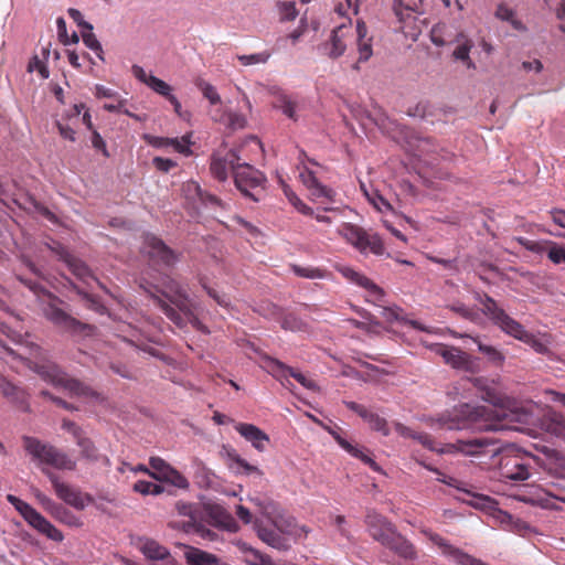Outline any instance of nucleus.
<instances>
[{
  "label": "nucleus",
  "instance_id": "1",
  "mask_svg": "<svg viewBox=\"0 0 565 565\" xmlns=\"http://www.w3.org/2000/svg\"><path fill=\"white\" fill-rule=\"evenodd\" d=\"M507 416L505 411L497 405L472 406L465 403L436 418H430V425L431 427L448 430L463 429L467 427L484 431L500 430L504 428Z\"/></svg>",
  "mask_w": 565,
  "mask_h": 565
},
{
  "label": "nucleus",
  "instance_id": "2",
  "mask_svg": "<svg viewBox=\"0 0 565 565\" xmlns=\"http://www.w3.org/2000/svg\"><path fill=\"white\" fill-rule=\"evenodd\" d=\"M162 294L173 306L178 308L179 311H177L160 297L156 295H151V297L154 303L167 316V318L170 319L177 327L183 328L189 322L195 330L205 334L210 333L209 328L202 323L193 312V306L189 295L179 282L173 279H169L164 284V290Z\"/></svg>",
  "mask_w": 565,
  "mask_h": 565
},
{
  "label": "nucleus",
  "instance_id": "3",
  "mask_svg": "<svg viewBox=\"0 0 565 565\" xmlns=\"http://www.w3.org/2000/svg\"><path fill=\"white\" fill-rule=\"evenodd\" d=\"M476 300L480 302L482 313L502 332L530 345L540 354L548 352L546 343L525 330V328L519 321L510 317L492 297L487 294H477Z\"/></svg>",
  "mask_w": 565,
  "mask_h": 565
},
{
  "label": "nucleus",
  "instance_id": "4",
  "mask_svg": "<svg viewBox=\"0 0 565 565\" xmlns=\"http://www.w3.org/2000/svg\"><path fill=\"white\" fill-rule=\"evenodd\" d=\"M35 372L46 382L56 387H62L72 396L97 398L98 393L89 385L72 377L57 364L47 362L35 366Z\"/></svg>",
  "mask_w": 565,
  "mask_h": 565
},
{
  "label": "nucleus",
  "instance_id": "5",
  "mask_svg": "<svg viewBox=\"0 0 565 565\" xmlns=\"http://www.w3.org/2000/svg\"><path fill=\"white\" fill-rule=\"evenodd\" d=\"M49 302L43 308V313L54 326L72 334L93 335L95 333V326L75 319L61 308L63 303L61 299L52 294H49Z\"/></svg>",
  "mask_w": 565,
  "mask_h": 565
},
{
  "label": "nucleus",
  "instance_id": "6",
  "mask_svg": "<svg viewBox=\"0 0 565 565\" xmlns=\"http://www.w3.org/2000/svg\"><path fill=\"white\" fill-rule=\"evenodd\" d=\"M23 445L33 459L39 460L42 463L50 465L57 469H75V461L53 446L42 444L39 439L33 437H24Z\"/></svg>",
  "mask_w": 565,
  "mask_h": 565
},
{
  "label": "nucleus",
  "instance_id": "7",
  "mask_svg": "<svg viewBox=\"0 0 565 565\" xmlns=\"http://www.w3.org/2000/svg\"><path fill=\"white\" fill-rule=\"evenodd\" d=\"M352 38V22L349 19L347 23L333 28L328 39L317 45V51L323 57L339 60L345 54Z\"/></svg>",
  "mask_w": 565,
  "mask_h": 565
},
{
  "label": "nucleus",
  "instance_id": "8",
  "mask_svg": "<svg viewBox=\"0 0 565 565\" xmlns=\"http://www.w3.org/2000/svg\"><path fill=\"white\" fill-rule=\"evenodd\" d=\"M265 175L247 163L237 164L234 182L237 190L252 201L258 202L264 193Z\"/></svg>",
  "mask_w": 565,
  "mask_h": 565
},
{
  "label": "nucleus",
  "instance_id": "9",
  "mask_svg": "<svg viewBox=\"0 0 565 565\" xmlns=\"http://www.w3.org/2000/svg\"><path fill=\"white\" fill-rule=\"evenodd\" d=\"M418 440L424 447L429 450L450 454V452H461L466 456H477L484 452L486 447L489 446V443L483 438H473L468 440H457L456 443H450L444 445L441 448L436 447L435 440L430 435L425 433H417L415 438Z\"/></svg>",
  "mask_w": 565,
  "mask_h": 565
},
{
  "label": "nucleus",
  "instance_id": "10",
  "mask_svg": "<svg viewBox=\"0 0 565 565\" xmlns=\"http://www.w3.org/2000/svg\"><path fill=\"white\" fill-rule=\"evenodd\" d=\"M260 366L282 384H285V382H289L288 377L291 376L308 390L316 391L318 388L315 381L307 379L302 373L267 354H263L260 356Z\"/></svg>",
  "mask_w": 565,
  "mask_h": 565
},
{
  "label": "nucleus",
  "instance_id": "11",
  "mask_svg": "<svg viewBox=\"0 0 565 565\" xmlns=\"http://www.w3.org/2000/svg\"><path fill=\"white\" fill-rule=\"evenodd\" d=\"M143 252L152 266L170 268L179 260V255L164 244L159 237L148 234L145 237Z\"/></svg>",
  "mask_w": 565,
  "mask_h": 565
},
{
  "label": "nucleus",
  "instance_id": "12",
  "mask_svg": "<svg viewBox=\"0 0 565 565\" xmlns=\"http://www.w3.org/2000/svg\"><path fill=\"white\" fill-rule=\"evenodd\" d=\"M335 269L350 282L363 288L367 292V301L381 306L385 291L364 274L350 266L335 265Z\"/></svg>",
  "mask_w": 565,
  "mask_h": 565
},
{
  "label": "nucleus",
  "instance_id": "13",
  "mask_svg": "<svg viewBox=\"0 0 565 565\" xmlns=\"http://www.w3.org/2000/svg\"><path fill=\"white\" fill-rule=\"evenodd\" d=\"M149 465L152 469L150 477L157 481L169 483L178 489L188 490L189 480L170 463L160 457H151Z\"/></svg>",
  "mask_w": 565,
  "mask_h": 565
},
{
  "label": "nucleus",
  "instance_id": "14",
  "mask_svg": "<svg viewBox=\"0 0 565 565\" xmlns=\"http://www.w3.org/2000/svg\"><path fill=\"white\" fill-rule=\"evenodd\" d=\"M525 487L527 490L522 494H518V498L523 502L550 510H562V504H565V498L552 492L551 490H546L537 486Z\"/></svg>",
  "mask_w": 565,
  "mask_h": 565
},
{
  "label": "nucleus",
  "instance_id": "15",
  "mask_svg": "<svg viewBox=\"0 0 565 565\" xmlns=\"http://www.w3.org/2000/svg\"><path fill=\"white\" fill-rule=\"evenodd\" d=\"M56 495L68 505L76 510H84L88 504L93 503V498L83 493L76 488L60 481V479L52 472H47Z\"/></svg>",
  "mask_w": 565,
  "mask_h": 565
},
{
  "label": "nucleus",
  "instance_id": "16",
  "mask_svg": "<svg viewBox=\"0 0 565 565\" xmlns=\"http://www.w3.org/2000/svg\"><path fill=\"white\" fill-rule=\"evenodd\" d=\"M355 47L358 58L352 64V70L359 72L361 64L366 63L373 56V36L370 34L366 23L361 19L356 20L355 25Z\"/></svg>",
  "mask_w": 565,
  "mask_h": 565
},
{
  "label": "nucleus",
  "instance_id": "17",
  "mask_svg": "<svg viewBox=\"0 0 565 565\" xmlns=\"http://www.w3.org/2000/svg\"><path fill=\"white\" fill-rule=\"evenodd\" d=\"M527 460L521 456H503L500 460V476L513 481L527 480L531 477Z\"/></svg>",
  "mask_w": 565,
  "mask_h": 565
},
{
  "label": "nucleus",
  "instance_id": "18",
  "mask_svg": "<svg viewBox=\"0 0 565 565\" xmlns=\"http://www.w3.org/2000/svg\"><path fill=\"white\" fill-rule=\"evenodd\" d=\"M434 351L444 359L445 363L454 369L467 372H473L475 370L472 358L458 348L436 344Z\"/></svg>",
  "mask_w": 565,
  "mask_h": 565
},
{
  "label": "nucleus",
  "instance_id": "19",
  "mask_svg": "<svg viewBox=\"0 0 565 565\" xmlns=\"http://www.w3.org/2000/svg\"><path fill=\"white\" fill-rule=\"evenodd\" d=\"M239 157L234 150H230L225 156L213 153L211 157L210 171L212 175L223 182L228 177V171L232 170L233 175L237 170Z\"/></svg>",
  "mask_w": 565,
  "mask_h": 565
},
{
  "label": "nucleus",
  "instance_id": "20",
  "mask_svg": "<svg viewBox=\"0 0 565 565\" xmlns=\"http://www.w3.org/2000/svg\"><path fill=\"white\" fill-rule=\"evenodd\" d=\"M236 431L258 451L263 452L266 450L269 444V436L260 428L253 424L236 423Z\"/></svg>",
  "mask_w": 565,
  "mask_h": 565
},
{
  "label": "nucleus",
  "instance_id": "21",
  "mask_svg": "<svg viewBox=\"0 0 565 565\" xmlns=\"http://www.w3.org/2000/svg\"><path fill=\"white\" fill-rule=\"evenodd\" d=\"M299 178L303 185L311 192V195H313L317 199L326 198L329 201L333 202L335 192L332 189L321 184L318 181L315 172L310 170L307 166H303V168L300 169Z\"/></svg>",
  "mask_w": 565,
  "mask_h": 565
},
{
  "label": "nucleus",
  "instance_id": "22",
  "mask_svg": "<svg viewBox=\"0 0 565 565\" xmlns=\"http://www.w3.org/2000/svg\"><path fill=\"white\" fill-rule=\"evenodd\" d=\"M202 521L205 520L210 525L223 526L226 530L233 523L231 514L220 504L204 503L201 504Z\"/></svg>",
  "mask_w": 565,
  "mask_h": 565
},
{
  "label": "nucleus",
  "instance_id": "23",
  "mask_svg": "<svg viewBox=\"0 0 565 565\" xmlns=\"http://www.w3.org/2000/svg\"><path fill=\"white\" fill-rule=\"evenodd\" d=\"M375 539L381 541L383 544L388 545L405 558L415 557V550L413 545L405 541L397 532H380Z\"/></svg>",
  "mask_w": 565,
  "mask_h": 565
},
{
  "label": "nucleus",
  "instance_id": "24",
  "mask_svg": "<svg viewBox=\"0 0 565 565\" xmlns=\"http://www.w3.org/2000/svg\"><path fill=\"white\" fill-rule=\"evenodd\" d=\"M175 510L180 516L188 518V520L184 521V525H186V527H192L193 530H205L201 524V504L178 501L175 503Z\"/></svg>",
  "mask_w": 565,
  "mask_h": 565
},
{
  "label": "nucleus",
  "instance_id": "25",
  "mask_svg": "<svg viewBox=\"0 0 565 565\" xmlns=\"http://www.w3.org/2000/svg\"><path fill=\"white\" fill-rule=\"evenodd\" d=\"M330 434L335 439V441L339 444V446L344 449L347 452H349L351 456L360 459L365 465H367L373 471L380 472L381 467L366 454L363 452L362 449L358 448L356 446L349 443L347 439L341 437L337 431L330 430Z\"/></svg>",
  "mask_w": 565,
  "mask_h": 565
},
{
  "label": "nucleus",
  "instance_id": "26",
  "mask_svg": "<svg viewBox=\"0 0 565 565\" xmlns=\"http://www.w3.org/2000/svg\"><path fill=\"white\" fill-rule=\"evenodd\" d=\"M330 434L335 439V441L339 444V446L344 449L347 452H349L351 456L360 459L365 465H367L373 471L380 472L381 467L366 454L363 452L362 449L358 448L356 446L349 443L347 439L341 437L337 431L330 430Z\"/></svg>",
  "mask_w": 565,
  "mask_h": 565
},
{
  "label": "nucleus",
  "instance_id": "27",
  "mask_svg": "<svg viewBox=\"0 0 565 565\" xmlns=\"http://www.w3.org/2000/svg\"><path fill=\"white\" fill-rule=\"evenodd\" d=\"M36 498L39 499V501L47 509H54V513L56 515V518L62 522L64 523L65 525H68V526H75V527H78V526H82L83 523L81 522V520L73 515L68 510H66L64 507L62 505H55V503L50 499L47 498L46 495L42 494V493H38L36 494Z\"/></svg>",
  "mask_w": 565,
  "mask_h": 565
},
{
  "label": "nucleus",
  "instance_id": "28",
  "mask_svg": "<svg viewBox=\"0 0 565 565\" xmlns=\"http://www.w3.org/2000/svg\"><path fill=\"white\" fill-rule=\"evenodd\" d=\"M184 557L189 565H227L214 554L195 547H189L184 553Z\"/></svg>",
  "mask_w": 565,
  "mask_h": 565
},
{
  "label": "nucleus",
  "instance_id": "29",
  "mask_svg": "<svg viewBox=\"0 0 565 565\" xmlns=\"http://www.w3.org/2000/svg\"><path fill=\"white\" fill-rule=\"evenodd\" d=\"M456 41L458 44L452 52V57L457 61H461L468 68L475 70L476 64L469 55L472 49V41L463 33H459Z\"/></svg>",
  "mask_w": 565,
  "mask_h": 565
},
{
  "label": "nucleus",
  "instance_id": "30",
  "mask_svg": "<svg viewBox=\"0 0 565 565\" xmlns=\"http://www.w3.org/2000/svg\"><path fill=\"white\" fill-rule=\"evenodd\" d=\"M236 545L243 553V561L247 565H274L273 561L267 555L262 554L248 544L239 541Z\"/></svg>",
  "mask_w": 565,
  "mask_h": 565
},
{
  "label": "nucleus",
  "instance_id": "31",
  "mask_svg": "<svg viewBox=\"0 0 565 565\" xmlns=\"http://www.w3.org/2000/svg\"><path fill=\"white\" fill-rule=\"evenodd\" d=\"M339 233L345 238L348 243L359 249L362 245V241L366 234V231L356 225L344 223L339 230Z\"/></svg>",
  "mask_w": 565,
  "mask_h": 565
},
{
  "label": "nucleus",
  "instance_id": "32",
  "mask_svg": "<svg viewBox=\"0 0 565 565\" xmlns=\"http://www.w3.org/2000/svg\"><path fill=\"white\" fill-rule=\"evenodd\" d=\"M291 270L296 276L307 279H327L331 276L326 268L313 266L291 265Z\"/></svg>",
  "mask_w": 565,
  "mask_h": 565
},
{
  "label": "nucleus",
  "instance_id": "33",
  "mask_svg": "<svg viewBox=\"0 0 565 565\" xmlns=\"http://www.w3.org/2000/svg\"><path fill=\"white\" fill-rule=\"evenodd\" d=\"M359 250L361 253L370 252L374 255L381 256L385 253V247L382 238L377 234L366 232Z\"/></svg>",
  "mask_w": 565,
  "mask_h": 565
},
{
  "label": "nucleus",
  "instance_id": "34",
  "mask_svg": "<svg viewBox=\"0 0 565 565\" xmlns=\"http://www.w3.org/2000/svg\"><path fill=\"white\" fill-rule=\"evenodd\" d=\"M140 551L147 558L152 561L164 559L169 556V552L164 546L151 540L142 542L140 544Z\"/></svg>",
  "mask_w": 565,
  "mask_h": 565
},
{
  "label": "nucleus",
  "instance_id": "35",
  "mask_svg": "<svg viewBox=\"0 0 565 565\" xmlns=\"http://www.w3.org/2000/svg\"><path fill=\"white\" fill-rule=\"evenodd\" d=\"M275 107L280 109L288 118L295 121L298 119V102L292 96L280 94L276 99Z\"/></svg>",
  "mask_w": 565,
  "mask_h": 565
},
{
  "label": "nucleus",
  "instance_id": "36",
  "mask_svg": "<svg viewBox=\"0 0 565 565\" xmlns=\"http://www.w3.org/2000/svg\"><path fill=\"white\" fill-rule=\"evenodd\" d=\"M259 537L266 544L277 550H287L290 541L284 535L285 532H258Z\"/></svg>",
  "mask_w": 565,
  "mask_h": 565
},
{
  "label": "nucleus",
  "instance_id": "37",
  "mask_svg": "<svg viewBox=\"0 0 565 565\" xmlns=\"http://www.w3.org/2000/svg\"><path fill=\"white\" fill-rule=\"evenodd\" d=\"M68 266L71 271L81 280H83L85 284H88L89 280L96 281L99 286H102L100 282L97 281L95 276L92 274L88 266L82 262L81 259L73 258L68 260Z\"/></svg>",
  "mask_w": 565,
  "mask_h": 565
},
{
  "label": "nucleus",
  "instance_id": "38",
  "mask_svg": "<svg viewBox=\"0 0 565 565\" xmlns=\"http://www.w3.org/2000/svg\"><path fill=\"white\" fill-rule=\"evenodd\" d=\"M280 327L292 332H307L309 330L308 323L294 313L284 315L280 319Z\"/></svg>",
  "mask_w": 565,
  "mask_h": 565
},
{
  "label": "nucleus",
  "instance_id": "39",
  "mask_svg": "<svg viewBox=\"0 0 565 565\" xmlns=\"http://www.w3.org/2000/svg\"><path fill=\"white\" fill-rule=\"evenodd\" d=\"M473 342L477 343L478 345V350L487 356V359L498 365V366H501L503 363H504V355L502 352H500L497 348L492 347V345H487V344H483L480 339L477 337V338H473Z\"/></svg>",
  "mask_w": 565,
  "mask_h": 565
},
{
  "label": "nucleus",
  "instance_id": "40",
  "mask_svg": "<svg viewBox=\"0 0 565 565\" xmlns=\"http://www.w3.org/2000/svg\"><path fill=\"white\" fill-rule=\"evenodd\" d=\"M546 429L555 436L565 438V416L559 413L551 414L546 422Z\"/></svg>",
  "mask_w": 565,
  "mask_h": 565
},
{
  "label": "nucleus",
  "instance_id": "41",
  "mask_svg": "<svg viewBox=\"0 0 565 565\" xmlns=\"http://www.w3.org/2000/svg\"><path fill=\"white\" fill-rule=\"evenodd\" d=\"M495 17L502 21H508L515 30H522V23L515 19V12L505 3H500L495 10Z\"/></svg>",
  "mask_w": 565,
  "mask_h": 565
},
{
  "label": "nucleus",
  "instance_id": "42",
  "mask_svg": "<svg viewBox=\"0 0 565 565\" xmlns=\"http://www.w3.org/2000/svg\"><path fill=\"white\" fill-rule=\"evenodd\" d=\"M78 447L81 448L82 456L88 460H97L98 454L94 443L84 436V434L76 439Z\"/></svg>",
  "mask_w": 565,
  "mask_h": 565
},
{
  "label": "nucleus",
  "instance_id": "43",
  "mask_svg": "<svg viewBox=\"0 0 565 565\" xmlns=\"http://www.w3.org/2000/svg\"><path fill=\"white\" fill-rule=\"evenodd\" d=\"M23 518L29 522L35 530H54L53 526L49 525L45 519L38 513L32 507L23 514Z\"/></svg>",
  "mask_w": 565,
  "mask_h": 565
},
{
  "label": "nucleus",
  "instance_id": "44",
  "mask_svg": "<svg viewBox=\"0 0 565 565\" xmlns=\"http://www.w3.org/2000/svg\"><path fill=\"white\" fill-rule=\"evenodd\" d=\"M23 518L29 522L35 530H54L53 526L49 525L45 519L38 513L32 507L23 514Z\"/></svg>",
  "mask_w": 565,
  "mask_h": 565
},
{
  "label": "nucleus",
  "instance_id": "45",
  "mask_svg": "<svg viewBox=\"0 0 565 565\" xmlns=\"http://www.w3.org/2000/svg\"><path fill=\"white\" fill-rule=\"evenodd\" d=\"M82 39L84 44L88 49L94 51L99 60L104 61V51L102 44L99 43L93 31H82Z\"/></svg>",
  "mask_w": 565,
  "mask_h": 565
},
{
  "label": "nucleus",
  "instance_id": "46",
  "mask_svg": "<svg viewBox=\"0 0 565 565\" xmlns=\"http://www.w3.org/2000/svg\"><path fill=\"white\" fill-rule=\"evenodd\" d=\"M470 504L477 509L492 512L495 510L497 502L488 495L475 494Z\"/></svg>",
  "mask_w": 565,
  "mask_h": 565
},
{
  "label": "nucleus",
  "instance_id": "47",
  "mask_svg": "<svg viewBox=\"0 0 565 565\" xmlns=\"http://www.w3.org/2000/svg\"><path fill=\"white\" fill-rule=\"evenodd\" d=\"M270 57L269 52H260L249 55H237V60L241 62L242 65L248 66L253 64H264L266 63Z\"/></svg>",
  "mask_w": 565,
  "mask_h": 565
},
{
  "label": "nucleus",
  "instance_id": "48",
  "mask_svg": "<svg viewBox=\"0 0 565 565\" xmlns=\"http://www.w3.org/2000/svg\"><path fill=\"white\" fill-rule=\"evenodd\" d=\"M196 86L201 89L203 96L209 99V102L212 104V105H215V104H218L221 102V97L220 95L217 94L215 87L213 85H211L210 83L203 81V79H200L198 83H196Z\"/></svg>",
  "mask_w": 565,
  "mask_h": 565
},
{
  "label": "nucleus",
  "instance_id": "49",
  "mask_svg": "<svg viewBox=\"0 0 565 565\" xmlns=\"http://www.w3.org/2000/svg\"><path fill=\"white\" fill-rule=\"evenodd\" d=\"M369 425L373 430L382 433L384 436L390 435V428L385 418L373 413L369 419Z\"/></svg>",
  "mask_w": 565,
  "mask_h": 565
},
{
  "label": "nucleus",
  "instance_id": "50",
  "mask_svg": "<svg viewBox=\"0 0 565 565\" xmlns=\"http://www.w3.org/2000/svg\"><path fill=\"white\" fill-rule=\"evenodd\" d=\"M280 19L284 21H292L298 15L296 4L292 1L279 3Z\"/></svg>",
  "mask_w": 565,
  "mask_h": 565
},
{
  "label": "nucleus",
  "instance_id": "51",
  "mask_svg": "<svg viewBox=\"0 0 565 565\" xmlns=\"http://www.w3.org/2000/svg\"><path fill=\"white\" fill-rule=\"evenodd\" d=\"M547 257L556 265L565 263V247L559 246L556 243H551L547 250Z\"/></svg>",
  "mask_w": 565,
  "mask_h": 565
},
{
  "label": "nucleus",
  "instance_id": "52",
  "mask_svg": "<svg viewBox=\"0 0 565 565\" xmlns=\"http://www.w3.org/2000/svg\"><path fill=\"white\" fill-rule=\"evenodd\" d=\"M148 87H150L152 90H154L157 94L163 97H166L167 95H169L170 92H172V87L168 83L156 76H151V78H149Z\"/></svg>",
  "mask_w": 565,
  "mask_h": 565
},
{
  "label": "nucleus",
  "instance_id": "53",
  "mask_svg": "<svg viewBox=\"0 0 565 565\" xmlns=\"http://www.w3.org/2000/svg\"><path fill=\"white\" fill-rule=\"evenodd\" d=\"M190 145H191V141H190L189 137L184 136L181 139L170 138L169 147H172L179 153L189 156V154H191Z\"/></svg>",
  "mask_w": 565,
  "mask_h": 565
},
{
  "label": "nucleus",
  "instance_id": "54",
  "mask_svg": "<svg viewBox=\"0 0 565 565\" xmlns=\"http://www.w3.org/2000/svg\"><path fill=\"white\" fill-rule=\"evenodd\" d=\"M67 13L70 18L81 28V32L93 31V25L84 20L83 14L79 10L70 8L67 10Z\"/></svg>",
  "mask_w": 565,
  "mask_h": 565
},
{
  "label": "nucleus",
  "instance_id": "55",
  "mask_svg": "<svg viewBox=\"0 0 565 565\" xmlns=\"http://www.w3.org/2000/svg\"><path fill=\"white\" fill-rule=\"evenodd\" d=\"M77 290V294L83 296V298L86 300L87 302V307L98 313H104L106 311V308L103 303H100L98 301V299L94 296H92L90 294H87L81 289H76Z\"/></svg>",
  "mask_w": 565,
  "mask_h": 565
},
{
  "label": "nucleus",
  "instance_id": "56",
  "mask_svg": "<svg viewBox=\"0 0 565 565\" xmlns=\"http://www.w3.org/2000/svg\"><path fill=\"white\" fill-rule=\"evenodd\" d=\"M450 310L471 321H475L478 317L477 312L461 302H457L450 306Z\"/></svg>",
  "mask_w": 565,
  "mask_h": 565
},
{
  "label": "nucleus",
  "instance_id": "57",
  "mask_svg": "<svg viewBox=\"0 0 565 565\" xmlns=\"http://www.w3.org/2000/svg\"><path fill=\"white\" fill-rule=\"evenodd\" d=\"M201 285L207 295L217 302V305L224 308L230 307V300L225 295L218 294L214 288L209 287L203 280H201Z\"/></svg>",
  "mask_w": 565,
  "mask_h": 565
},
{
  "label": "nucleus",
  "instance_id": "58",
  "mask_svg": "<svg viewBox=\"0 0 565 565\" xmlns=\"http://www.w3.org/2000/svg\"><path fill=\"white\" fill-rule=\"evenodd\" d=\"M231 458L239 468H242L244 473H257L259 477L263 476V472L257 467L249 465L245 459H243L238 455H231Z\"/></svg>",
  "mask_w": 565,
  "mask_h": 565
},
{
  "label": "nucleus",
  "instance_id": "59",
  "mask_svg": "<svg viewBox=\"0 0 565 565\" xmlns=\"http://www.w3.org/2000/svg\"><path fill=\"white\" fill-rule=\"evenodd\" d=\"M361 189L363 190L364 194L369 199V201L379 210L382 211L383 207H391L390 203L379 193H374V195H371L366 190L364 184H361Z\"/></svg>",
  "mask_w": 565,
  "mask_h": 565
},
{
  "label": "nucleus",
  "instance_id": "60",
  "mask_svg": "<svg viewBox=\"0 0 565 565\" xmlns=\"http://www.w3.org/2000/svg\"><path fill=\"white\" fill-rule=\"evenodd\" d=\"M92 145L95 149L102 151L105 157H109L106 142L97 130H92Z\"/></svg>",
  "mask_w": 565,
  "mask_h": 565
},
{
  "label": "nucleus",
  "instance_id": "61",
  "mask_svg": "<svg viewBox=\"0 0 565 565\" xmlns=\"http://www.w3.org/2000/svg\"><path fill=\"white\" fill-rule=\"evenodd\" d=\"M285 193L288 195L289 201L300 213L305 215H313V210L307 204H305L299 198H297L295 194L289 195L287 191H285Z\"/></svg>",
  "mask_w": 565,
  "mask_h": 565
},
{
  "label": "nucleus",
  "instance_id": "62",
  "mask_svg": "<svg viewBox=\"0 0 565 565\" xmlns=\"http://www.w3.org/2000/svg\"><path fill=\"white\" fill-rule=\"evenodd\" d=\"M56 28H57V35H58L60 42L63 43L64 45H68L70 36L67 34L66 22L63 18H61V17L57 18Z\"/></svg>",
  "mask_w": 565,
  "mask_h": 565
},
{
  "label": "nucleus",
  "instance_id": "63",
  "mask_svg": "<svg viewBox=\"0 0 565 565\" xmlns=\"http://www.w3.org/2000/svg\"><path fill=\"white\" fill-rule=\"evenodd\" d=\"M195 189L202 203L222 206V201L216 195L203 192L199 185H195Z\"/></svg>",
  "mask_w": 565,
  "mask_h": 565
},
{
  "label": "nucleus",
  "instance_id": "64",
  "mask_svg": "<svg viewBox=\"0 0 565 565\" xmlns=\"http://www.w3.org/2000/svg\"><path fill=\"white\" fill-rule=\"evenodd\" d=\"M227 119L230 127H232L233 129H241L244 128L246 125L245 117L237 113H228Z\"/></svg>",
  "mask_w": 565,
  "mask_h": 565
}]
</instances>
